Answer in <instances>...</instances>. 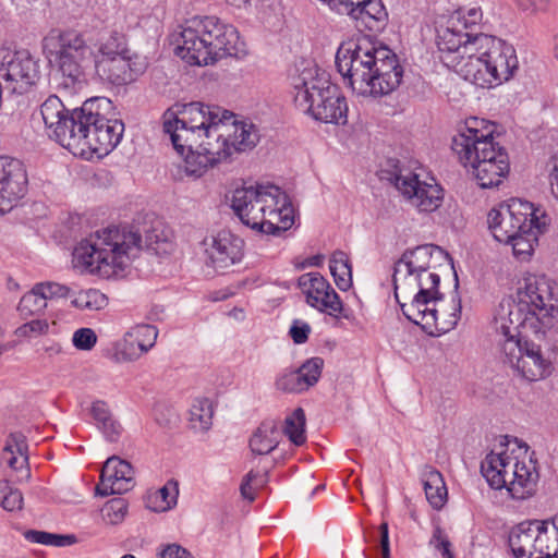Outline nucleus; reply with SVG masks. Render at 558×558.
<instances>
[{
	"mask_svg": "<svg viewBox=\"0 0 558 558\" xmlns=\"http://www.w3.org/2000/svg\"><path fill=\"white\" fill-rule=\"evenodd\" d=\"M163 132L183 157L184 172L201 178L209 168L231 162L259 140L255 125L218 106L174 104L162 114Z\"/></svg>",
	"mask_w": 558,
	"mask_h": 558,
	"instance_id": "f257e3e1",
	"label": "nucleus"
},
{
	"mask_svg": "<svg viewBox=\"0 0 558 558\" xmlns=\"http://www.w3.org/2000/svg\"><path fill=\"white\" fill-rule=\"evenodd\" d=\"M557 314L558 286L544 275H526L515 298L504 299L498 305L494 324L500 357L527 381L548 377L553 364L543 355L541 347L526 340L523 333H544Z\"/></svg>",
	"mask_w": 558,
	"mask_h": 558,
	"instance_id": "f03ea898",
	"label": "nucleus"
},
{
	"mask_svg": "<svg viewBox=\"0 0 558 558\" xmlns=\"http://www.w3.org/2000/svg\"><path fill=\"white\" fill-rule=\"evenodd\" d=\"M481 7H462L453 11L438 28L436 44L441 62L463 80L482 88L509 81L519 69L514 47L484 32Z\"/></svg>",
	"mask_w": 558,
	"mask_h": 558,
	"instance_id": "7ed1b4c3",
	"label": "nucleus"
},
{
	"mask_svg": "<svg viewBox=\"0 0 558 558\" xmlns=\"http://www.w3.org/2000/svg\"><path fill=\"white\" fill-rule=\"evenodd\" d=\"M336 66L344 83L363 97L388 95L403 77L397 54L366 36L343 41L336 53Z\"/></svg>",
	"mask_w": 558,
	"mask_h": 558,
	"instance_id": "20e7f679",
	"label": "nucleus"
},
{
	"mask_svg": "<svg viewBox=\"0 0 558 558\" xmlns=\"http://www.w3.org/2000/svg\"><path fill=\"white\" fill-rule=\"evenodd\" d=\"M174 53L190 65H211L226 57L247 53L238 29L215 16H194L171 35Z\"/></svg>",
	"mask_w": 558,
	"mask_h": 558,
	"instance_id": "39448f33",
	"label": "nucleus"
},
{
	"mask_svg": "<svg viewBox=\"0 0 558 558\" xmlns=\"http://www.w3.org/2000/svg\"><path fill=\"white\" fill-rule=\"evenodd\" d=\"M495 134V123L470 117L452 137L453 153L483 189L498 186L509 172L508 154Z\"/></svg>",
	"mask_w": 558,
	"mask_h": 558,
	"instance_id": "423d86ee",
	"label": "nucleus"
},
{
	"mask_svg": "<svg viewBox=\"0 0 558 558\" xmlns=\"http://www.w3.org/2000/svg\"><path fill=\"white\" fill-rule=\"evenodd\" d=\"M142 238L126 228L109 227L78 243L73 265L83 272L112 278L123 272L142 247Z\"/></svg>",
	"mask_w": 558,
	"mask_h": 558,
	"instance_id": "0eeeda50",
	"label": "nucleus"
},
{
	"mask_svg": "<svg viewBox=\"0 0 558 558\" xmlns=\"http://www.w3.org/2000/svg\"><path fill=\"white\" fill-rule=\"evenodd\" d=\"M231 207L244 225L263 233L278 234L294 223V208L288 195L272 184L236 189Z\"/></svg>",
	"mask_w": 558,
	"mask_h": 558,
	"instance_id": "6e6552de",
	"label": "nucleus"
},
{
	"mask_svg": "<svg viewBox=\"0 0 558 558\" xmlns=\"http://www.w3.org/2000/svg\"><path fill=\"white\" fill-rule=\"evenodd\" d=\"M481 472L493 489L505 488L517 500L534 496L539 480L527 446L517 440L487 453L481 462Z\"/></svg>",
	"mask_w": 558,
	"mask_h": 558,
	"instance_id": "1a4fd4ad",
	"label": "nucleus"
},
{
	"mask_svg": "<svg viewBox=\"0 0 558 558\" xmlns=\"http://www.w3.org/2000/svg\"><path fill=\"white\" fill-rule=\"evenodd\" d=\"M43 53L60 73L64 88L81 87L93 71L98 40L76 32L51 31L44 37Z\"/></svg>",
	"mask_w": 558,
	"mask_h": 558,
	"instance_id": "9d476101",
	"label": "nucleus"
},
{
	"mask_svg": "<svg viewBox=\"0 0 558 558\" xmlns=\"http://www.w3.org/2000/svg\"><path fill=\"white\" fill-rule=\"evenodd\" d=\"M294 104L313 119L337 125L348 121V105L339 87L315 64L292 77Z\"/></svg>",
	"mask_w": 558,
	"mask_h": 558,
	"instance_id": "9b49d317",
	"label": "nucleus"
},
{
	"mask_svg": "<svg viewBox=\"0 0 558 558\" xmlns=\"http://www.w3.org/2000/svg\"><path fill=\"white\" fill-rule=\"evenodd\" d=\"M112 110V102L106 97L86 100L81 107V118L69 150L74 155L85 156L94 153L99 156L110 153L121 141L124 124L119 119H111L107 113Z\"/></svg>",
	"mask_w": 558,
	"mask_h": 558,
	"instance_id": "f8f14e48",
	"label": "nucleus"
},
{
	"mask_svg": "<svg viewBox=\"0 0 558 558\" xmlns=\"http://www.w3.org/2000/svg\"><path fill=\"white\" fill-rule=\"evenodd\" d=\"M442 255L435 245H420L405 251L393 269L395 298L399 306L439 288L440 277L436 271L434 255Z\"/></svg>",
	"mask_w": 558,
	"mask_h": 558,
	"instance_id": "ddd939ff",
	"label": "nucleus"
},
{
	"mask_svg": "<svg viewBox=\"0 0 558 558\" xmlns=\"http://www.w3.org/2000/svg\"><path fill=\"white\" fill-rule=\"evenodd\" d=\"M144 68V62L131 52L124 35L112 32L98 40L93 71L101 81L123 86L135 81Z\"/></svg>",
	"mask_w": 558,
	"mask_h": 558,
	"instance_id": "4468645a",
	"label": "nucleus"
},
{
	"mask_svg": "<svg viewBox=\"0 0 558 558\" xmlns=\"http://www.w3.org/2000/svg\"><path fill=\"white\" fill-rule=\"evenodd\" d=\"M549 217L527 201L510 198L490 209L487 217L489 230L500 243H508L522 231L545 230Z\"/></svg>",
	"mask_w": 558,
	"mask_h": 558,
	"instance_id": "2eb2a0df",
	"label": "nucleus"
},
{
	"mask_svg": "<svg viewBox=\"0 0 558 558\" xmlns=\"http://www.w3.org/2000/svg\"><path fill=\"white\" fill-rule=\"evenodd\" d=\"M514 558H558V514L513 526L508 536Z\"/></svg>",
	"mask_w": 558,
	"mask_h": 558,
	"instance_id": "dca6fc26",
	"label": "nucleus"
},
{
	"mask_svg": "<svg viewBox=\"0 0 558 558\" xmlns=\"http://www.w3.org/2000/svg\"><path fill=\"white\" fill-rule=\"evenodd\" d=\"M439 289L432 290L400 306L403 315L429 335L446 333L453 329L461 317V301L453 298L450 308H446Z\"/></svg>",
	"mask_w": 558,
	"mask_h": 558,
	"instance_id": "f3484780",
	"label": "nucleus"
},
{
	"mask_svg": "<svg viewBox=\"0 0 558 558\" xmlns=\"http://www.w3.org/2000/svg\"><path fill=\"white\" fill-rule=\"evenodd\" d=\"M423 169L420 171L400 169L392 181L396 189L420 213H433L441 206L445 192L435 178L423 179Z\"/></svg>",
	"mask_w": 558,
	"mask_h": 558,
	"instance_id": "a211bd4d",
	"label": "nucleus"
},
{
	"mask_svg": "<svg viewBox=\"0 0 558 558\" xmlns=\"http://www.w3.org/2000/svg\"><path fill=\"white\" fill-rule=\"evenodd\" d=\"M40 116L50 138L66 149L74 145L72 134H75L81 108L70 112L58 96L51 95L41 104Z\"/></svg>",
	"mask_w": 558,
	"mask_h": 558,
	"instance_id": "6ab92c4d",
	"label": "nucleus"
},
{
	"mask_svg": "<svg viewBox=\"0 0 558 558\" xmlns=\"http://www.w3.org/2000/svg\"><path fill=\"white\" fill-rule=\"evenodd\" d=\"M202 245L207 265L218 271L241 263L244 256V241L230 230H220L207 235Z\"/></svg>",
	"mask_w": 558,
	"mask_h": 558,
	"instance_id": "aec40b11",
	"label": "nucleus"
},
{
	"mask_svg": "<svg viewBox=\"0 0 558 558\" xmlns=\"http://www.w3.org/2000/svg\"><path fill=\"white\" fill-rule=\"evenodd\" d=\"M299 286L306 295L307 303L322 313L333 317L348 318L343 304L330 283L318 272L302 275Z\"/></svg>",
	"mask_w": 558,
	"mask_h": 558,
	"instance_id": "412c9836",
	"label": "nucleus"
},
{
	"mask_svg": "<svg viewBox=\"0 0 558 558\" xmlns=\"http://www.w3.org/2000/svg\"><path fill=\"white\" fill-rule=\"evenodd\" d=\"M27 174L24 165L0 156V214L9 213L26 194Z\"/></svg>",
	"mask_w": 558,
	"mask_h": 558,
	"instance_id": "4be33fe9",
	"label": "nucleus"
},
{
	"mask_svg": "<svg viewBox=\"0 0 558 558\" xmlns=\"http://www.w3.org/2000/svg\"><path fill=\"white\" fill-rule=\"evenodd\" d=\"M158 329L154 325L140 324L131 327L116 343L114 355L119 362H135L156 344Z\"/></svg>",
	"mask_w": 558,
	"mask_h": 558,
	"instance_id": "5701e85b",
	"label": "nucleus"
},
{
	"mask_svg": "<svg viewBox=\"0 0 558 558\" xmlns=\"http://www.w3.org/2000/svg\"><path fill=\"white\" fill-rule=\"evenodd\" d=\"M133 486L134 471L132 465L117 456L108 458L101 469L96 493L100 496L121 495L132 489Z\"/></svg>",
	"mask_w": 558,
	"mask_h": 558,
	"instance_id": "b1692460",
	"label": "nucleus"
},
{
	"mask_svg": "<svg viewBox=\"0 0 558 558\" xmlns=\"http://www.w3.org/2000/svg\"><path fill=\"white\" fill-rule=\"evenodd\" d=\"M324 367L322 357H312L299 368H286L276 378V388L283 392L300 393L313 387L320 378Z\"/></svg>",
	"mask_w": 558,
	"mask_h": 558,
	"instance_id": "393cba45",
	"label": "nucleus"
},
{
	"mask_svg": "<svg viewBox=\"0 0 558 558\" xmlns=\"http://www.w3.org/2000/svg\"><path fill=\"white\" fill-rule=\"evenodd\" d=\"M1 461L20 473L17 477L19 481L28 480L31 477V472L27 468V444L22 433L10 434L1 453Z\"/></svg>",
	"mask_w": 558,
	"mask_h": 558,
	"instance_id": "a878e982",
	"label": "nucleus"
},
{
	"mask_svg": "<svg viewBox=\"0 0 558 558\" xmlns=\"http://www.w3.org/2000/svg\"><path fill=\"white\" fill-rule=\"evenodd\" d=\"M7 82H14L13 90H23L25 86L33 85L39 77L37 62L28 54H17L11 61L2 74Z\"/></svg>",
	"mask_w": 558,
	"mask_h": 558,
	"instance_id": "bb28decb",
	"label": "nucleus"
},
{
	"mask_svg": "<svg viewBox=\"0 0 558 558\" xmlns=\"http://www.w3.org/2000/svg\"><path fill=\"white\" fill-rule=\"evenodd\" d=\"M422 482L429 505L440 510L447 501V487L441 473L434 466L425 465L422 471Z\"/></svg>",
	"mask_w": 558,
	"mask_h": 558,
	"instance_id": "cd10ccee",
	"label": "nucleus"
},
{
	"mask_svg": "<svg viewBox=\"0 0 558 558\" xmlns=\"http://www.w3.org/2000/svg\"><path fill=\"white\" fill-rule=\"evenodd\" d=\"M280 435L278 424L275 421H264L252 435L250 447L254 453L268 454L279 445Z\"/></svg>",
	"mask_w": 558,
	"mask_h": 558,
	"instance_id": "c85d7f7f",
	"label": "nucleus"
},
{
	"mask_svg": "<svg viewBox=\"0 0 558 558\" xmlns=\"http://www.w3.org/2000/svg\"><path fill=\"white\" fill-rule=\"evenodd\" d=\"M90 414L96 426L101 430L108 441H117L123 428L121 424L112 416L108 404L105 401H95L90 408Z\"/></svg>",
	"mask_w": 558,
	"mask_h": 558,
	"instance_id": "c756f323",
	"label": "nucleus"
},
{
	"mask_svg": "<svg viewBox=\"0 0 558 558\" xmlns=\"http://www.w3.org/2000/svg\"><path fill=\"white\" fill-rule=\"evenodd\" d=\"M214 407L209 399H195L190 409V426L195 432H207L213 424Z\"/></svg>",
	"mask_w": 558,
	"mask_h": 558,
	"instance_id": "7c9ffc66",
	"label": "nucleus"
},
{
	"mask_svg": "<svg viewBox=\"0 0 558 558\" xmlns=\"http://www.w3.org/2000/svg\"><path fill=\"white\" fill-rule=\"evenodd\" d=\"M330 272L337 287L347 291L352 286V268L348 255L342 251H336L329 260Z\"/></svg>",
	"mask_w": 558,
	"mask_h": 558,
	"instance_id": "2f4dec72",
	"label": "nucleus"
},
{
	"mask_svg": "<svg viewBox=\"0 0 558 558\" xmlns=\"http://www.w3.org/2000/svg\"><path fill=\"white\" fill-rule=\"evenodd\" d=\"M71 304L80 311H99L107 306L108 298L98 289H85L71 294Z\"/></svg>",
	"mask_w": 558,
	"mask_h": 558,
	"instance_id": "473e14b6",
	"label": "nucleus"
},
{
	"mask_svg": "<svg viewBox=\"0 0 558 558\" xmlns=\"http://www.w3.org/2000/svg\"><path fill=\"white\" fill-rule=\"evenodd\" d=\"M283 433L295 446H302L306 441L305 413L302 408L295 409L286 417Z\"/></svg>",
	"mask_w": 558,
	"mask_h": 558,
	"instance_id": "72a5a7b5",
	"label": "nucleus"
},
{
	"mask_svg": "<svg viewBox=\"0 0 558 558\" xmlns=\"http://www.w3.org/2000/svg\"><path fill=\"white\" fill-rule=\"evenodd\" d=\"M27 541L54 547H68L77 543L74 534H54L45 531L29 530L25 533Z\"/></svg>",
	"mask_w": 558,
	"mask_h": 558,
	"instance_id": "f704fd0d",
	"label": "nucleus"
},
{
	"mask_svg": "<svg viewBox=\"0 0 558 558\" xmlns=\"http://www.w3.org/2000/svg\"><path fill=\"white\" fill-rule=\"evenodd\" d=\"M543 231L533 228L532 230L522 231V233H518L513 239H510L508 243L512 245L513 254L522 260L527 259L534 252L538 234Z\"/></svg>",
	"mask_w": 558,
	"mask_h": 558,
	"instance_id": "c9c22d12",
	"label": "nucleus"
},
{
	"mask_svg": "<svg viewBox=\"0 0 558 558\" xmlns=\"http://www.w3.org/2000/svg\"><path fill=\"white\" fill-rule=\"evenodd\" d=\"M128 513V502L123 498H112L101 508L102 521L108 525L122 523Z\"/></svg>",
	"mask_w": 558,
	"mask_h": 558,
	"instance_id": "e433bc0d",
	"label": "nucleus"
},
{
	"mask_svg": "<svg viewBox=\"0 0 558 558\" xmlns=\"http://www.w3.org/2000/svg\"><path fill=\"white\" fill-rule=\"evenodd\" d=\"M46 306L47 303L40 291H36L35 284L29 292L22 296L17 306V311L20 312L21 316L27 317L39 314L46 308Z\"/></svg>",
	"mask_w": 558,
	"mask_h": 558,
	"instance_id": "4c0bfd02",
	"label": "nucleus"
},
{
	"mask_svg": "<svg viewBox=\"0 0 558 558\" xmlns=\"http://www.w3.org/2000/svg\"><path fill=\"white\" fill-rule=\"evenodd\" d=\"M267 483V473L264 471L251 470L243 478L240 492L244 499L248 501L255 500V495L258 489L264 487Z\"/></svg>",
	"mask_w": 558,
	"mask_h": 558,
	"instance_id": "58836bf2",
	"label": "nucleus"
},
{
	"mask_svg": "<svg viewBox=\"0 0 558 558\" xmlns=\"http://www.w3.org/2000/svg\"><path fill=\"white\" fill-rule=\"evenodd\" d=\"M145 242L147 248L154 251L158 255L168 254L173 250V243L169 234L157 227H154L150 231L146 232Z\"/></svg>",
	"mask_w": 558,
	"mask_h": 558,
	"instance_id": "ea45409f",
	"label": "nucleus"
},
{
	"mask_svg": "<svg viewBox=\"0 0 558 558\" xmlns=\"http://www.w3.org/2000/svg\"><path fill=\"white\" fill-rule=\"evenodd\" d=\"M179 495L178 483L173 480L168 481L156 494L155 499L159 501L155 506L156 511H167L177 505Z\"/></svg>",
	"mask_w": 558,
	"mask_h": 558,
	"instance_id": "a19ab883",
	"label": "nucleus"
},
{
	"mask_svg": "<svg viewBox=\"0 0 558 558\" xmlns=\"http://www.w3.org/2000/svg\"><path fill=\"white\" fill-rule=\"evenodd\" d=\"M0 505L8 511L21 510L23 507V495L8 482H0Z\"/></svg>",
	"mask_w": 558,
	"mask_h": 558,
	"instance_id": "79ce46f5",
	"label": "nucleus"
},
{
	"mask_svg": "<svg viewBox=\"0 0 558 558\" xmlns=\"http://www.w3.org/2000/svg\"><path fill=\"white\" fill-rule=\"evenodd\" d=\"M49 323L46 319H33L21 325L16 330L15 335L19 338H36L39 336L47 335L49 331Z\"/></svg>",
	"mask_w": 558,
	"mask_h": 558,
	"instance_id": "37998d69",
	"label": "nucleus"
},
{
	"mask_svg": "<svg viewBox=\"0 0 558 558\" xmlns=\"http://www.w3.org/2000/svg\"><path fill=\"white\" fill-rule=\"evenodd\" d=\"M429 546L439 551L442 558H454L451 550L452 544L446 532L439 525H436L433 530Z\"/></svg>",
	"mask_w": 558,
	"mask_h": 558,
	"instance_id": "c03bdc74",
	"label": "nucleus"
},
{
	"mask_svg": "<svg viewBox=\"0 0 558 558\" xmlns=\"http://www.w3.org/2000/svg\"><path fill=\"white\" fill-rule=\"evenodd\" d=\"M36 291H40L45 301L71 296V289L64 284L47 281L36 284Z\"/></svg>",
	"mask_w": 558,
	"mask_h": 558,
	"instance_id": "a18cd8bd",
	"label": "nucleus"
},
{
	"mask_svg": "<svg viewBox=\"0 0 558 558\" xmlns=\"http://www.w3.org/2000/svg\"><path fill=\"white\" fill-rule=\"evenodd\" d=\"M72 343L77 350L89 351L97 343V335L92 328H80L74 331Z\"/></svg>",
	"mask_w": 558,
	"mask_h": 558,
	"instance_id": "49530a36",
	"label": "nucleus"
},
{
	"mask_svg": "<svg viewBox=\"0 0 558 558\" xmlns=\"http://www.w3.org/2000/svg\"><path fill=\"white\" fill-rule=\"evenodd\" d=\"M311 326L302 320L295 319L290 328V336L294 343L302 344L308 339Z\"/></svg>",
	"mask_w": 558,
	"mask_h": 558,
	"instance_id": "de8ad7c7",
	"label": "nucleus"
},
{
	"mask_svg": "<svg viewBox=\"0 0 558 558\" xmlns=\"http://www.w3.org/2000/svg\"><path fill=\"white\" fill-rule=\"evenodd\" d=\"M159 558H193V557L186 549L182 548L181 546H179L177 544H170L161 550Z\"/></svg>",
	"mask_w": 558,
	"mask_h": 558,
	"instance_id": "09e8293b",
	"label": "nucleus"
},
{
	"mask_svg": "<svg viewBox=\"0 0 558 558\" xmlns=\"http://www.w3.org/2000/svg\"><path fill=\"white\" fill-rule=\"evenodd\" d=\"M380 532V548L383 558H390V546H389V531L386 522L379 526Z\"/></svg>",
	"mask_w": 558,
	"mask_h": 558,
	"instance_id": "8fccbe9b",
	"label": "nucleus"
},
{
	"mask_svg": "<svg viewBox=\"0 0 558 558\" xmlns=\"http://www.w3.org/2000/svg\"><path fill=\"white\" fill-rule=\"evenodd\" d=\"M518 5L524 10L530 12H535L542 10L546 7L547 0H515Z\"/></svg>",
	"mask_w": 558,
	"mask_h": 558,
	"instance_id": "3c124183",
	"label": "nucleus"
},
{
	"mask_svg": "<svg viewBox=\"0 0 558 558\" xmlns=\"http://www.w3.org/2000/svg\"><path fill=\"white\" fill-rule=\"evenodd\" d=\"M549 184L553 195L558 193V156L554 158L553 168L549 172Z\"/></svg>",
	"mask_w": 558,
	"mask_h": 558,
	"instance_id": "603ef678",
	"label": "nucleus"
},
{
	"mask_svg": "<svg viewBox=\"0 0 558 558\" xmlns=\"http://www.w3.org/2000/svg\"><path fill=\"white\" fill-rule=\"evenodd\" d=\"M43 350L49 357L57 356L63 352L61 344L56 341L44 344Z\"/></svg>",
	"mask_w": 558,
	"mask_h": 558,
	"instance_id": "864d4df0",
	"label": "nucleus"
},
{
	"mask_svg": "<svg viewBox=\"0 0 558 558\" xmlns=\"http://www.w3.org/2000/svg\"><path fill=\"white\" fill-rule=\"evenodd\" d=\"M226 1L235 8H243L250 3V0H226Z\"/></svg>",
	"mask_w": 558,
	"mask_h": 558,
	"instance_id": "5fc2aeb1",
	"label": "nucleus"
},
{
	"mask_svg": "<svg viewBox=\"0 0 558 558\" xmlns=\"http://www.w3.org/2000/svg\"><path fill=\"white\" fill-rule=\"evenodd\" d=\"M555 57L558 60V36L556 37V43H555Z\"/></svg>",
	"mask_w": 558,
	"mask_h": 558,
	"instance_id": "6e6d98bb",
	"label": "nucleus"
},
{
	"mask_svg": "<svg viewBox=\"0 0 558 558\" xmlns=\"http://www.w3.org/2000/svg\"><path fill=\"white\" fill-rule=\"evenodd\" d=\"M121 558H136V557L132 554H125Z\"/></svg>",
	"mask_w": 558,
	"mask_h": 558,
	"instance_id": "4d7b16f0",
	"label": "nucleus"
},
{
	"mask_svg": "<svg viewBox=\"0 0 558 558\" xmlns=\"http://www.w3.org/2000/svg\"><path fill=\"white\" fill-rule=\"evenodd\" d=\"M554 196H555V198L558 201V193H557V194H555Z\"/></svg>",
	"mask_w": 558,
	"mask_h": 558,
	"instance_id": "13d9d810",
	"label": "nucleus"
}]
</instances>
